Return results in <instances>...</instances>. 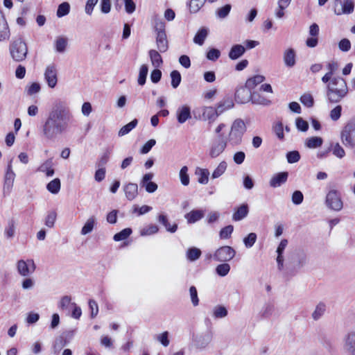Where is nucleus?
<instances>
[{"mask_svg": "<svg viewBox=\"0 0 355 355\" xmlns=\"http://www.w3.org/2000/svg\"><path fill=\"white\" fill-rule=\"evenodd\" d=\"M71 118L72 114L65 101H54L41 125L42 137L46 141H55L68 131Z\"/></svg>", "mask_w": 355, "mask_h": 355, "instance_id": "f257e3e1", "label": "nucleus"}, {"mask_svg": "<svg viewBox=\"0 0 355 355\" xmlns=\"http://www.w3.org/2000/svg\"><path fill=\"white\" fill-rule=\"evenodd\" d=\"M326 96L329 103H337L341 101L348 93L346 80L340 77H334L327 83Z\"/></svg>", "mask_w": 355, "mask_h": 355, "instance_id": "f03ea898", "label": "nucleus"}, {"mask_svg": "<svg viewBox=\"0 0 355 355\" xmlns=\"http://www.w3.org/2000/svg\"><path fill=\"white\" fill-rule=\"evenodd\" d=\"M307 254L302 249H295L289 252L285 264L286 275L288 277L295 275L306 265Z\"/></svg>", "mask_w": 355, "mask_h": 355, "instance_id": "7ed1b4c3", "label": "nucleus"}, {"mask_svg": "<svg viewBox=\"0 0 355 355\" xmlns=\"http://www.w3.org/2000/svg\"><path fill=\"white\" fill-rule=\"evenodd\" d=\"M11 58L15 62L24 61L28 55V46L21 37L14 38L9 46Z\"/></svg>", "mask_w": 355, "mask_h": 355, "instance_id": "20e7f679", "label": "nucleus"}, {"mask_svg": "<svg viewBox=\"0 0 355 355\" xmlns=\"http://www.w3.org/2000/svg\"><path fill=\"white\" fill-rule=\"evenodd\" d=\"M246 131V125L244 121L238 119H236L231 127L229 133V141L232 146L239 145L242 142V138Z\"/></svg>", "mask_w": 355, "mask_h": 355, "instance_id": "39448f33", "label": "nucleus"}, {"mask_svg": "<svg viewBox=\"0 0 355 355\" xmlns=\"http://www.w3.org/2000/svg\"><path fill=\"white\" fill-rule=\"evenodd\" d=\"M340 139L345 147H355V122L349 121L344 126L340 132Z\"/></svg>", "mask_w": 355, "mask_h": 355, "instance_id": "423d86ee", "label": "nucleus"}, {"mask_svg": "<svg viewBox=\"0 0 355 355\" xmlns=\"http://www.w3.org/2000/svg\"><path fill=\"white\" fill-rule=\"evenodd\" d=\"M157 49L163 53L167 51L168 43L165 32V23L163 21L157 22Z\"/></svg>", "mask_w": 355, "mask_h": 355, "instance_id": "0eeeda50", "label": "nucleus"}, {"mask_svg": "<svg viewBox=\"0 0 355 355\" xmlns=\"http://www.w3.org/2000/svg\"><path fill=\"white\" fill-rule=\"evenodd\" d=\"M16 265L18 273L23 277L32 275L36 269V265L32 259H28L26 261L24 259L19 260Z\"/></svg>", "mask_w": 355, "mask_h": 355, "instance_id": "6e6552de", "label": "nucleus"}, {"mask_svg": "<svg viewBox=\"0 0 355 355\" xmlns=\"http://www.w3.org/2000/svg\"><path fill=\"white\" fill-rule=\"evenodd\" d=\"M236 254V251L230 246L219 248L214 254V259L220 262H225L232 260Z\"/></svg>", "mask_w": 355, "mask_h": 355, "instance_id": "1a4fd4ad", "label": "nucleus"}, {"mask_svg": "<svg viewBox=\"0 0 355 355\" xmlns=\"http://www.w3.org/2000/svg\"><path fill=\"white\" fill-rule=\"evenodd\" d=\"M227 146V141L222 135L214 139L211 145L209 155L211 158H216L219 156L225 149Z\"/></svg>", "mask_w": 355, "mask_h": 355, "instance_id": "9d476101", "label": "nucleus"}, {"mask_svg": "<svg viewBox=\"0 0 355 355\" xmlns=\"http://www.w3.org/2000/svg\"><path fill=\"white\" fill-rule=\"evenodd\" d=\"M326 204L329 208L334 211L341 210L343 206L340 196L336 190H331L327 193Z\"/></svg>", "mask_w": 355, "mask_h": 355, "instance_id": "9b49d317", "label": "nucleus"}, {"mask_svg": "<svg viewBox=\"0 0 355 355\" xmlns=\"http://www.w3.org/2000/svg\"><path fill=\"white\" fill-rule=\"evenodd\" d=\"M44 79L50 88H54L58 83V69L55 63L49 64L44 71Z\"/></svg>", "mask_w": 355, "mask_h": 355, "instance_id": "f8f14e48", "label": "nucleus"}, {"mask_svg": "<svg viewBox=\"0 0 355 355\" xmlns=\"http://www.w3.org/2000/svg\"><path fill=\"white\" fill-rule=\"evenodd\" d=\"M343 349L347 355H355V330L349 331L343 337Z\"/></svg>", "mask_w": 355, "mask_h": 355, "instance_id": "ddd939ff", "label": "nucleus"}, {"mask_svg": "<svg viewBox=\"0 0 355 355\" xmlns=\"http://www.w3.org/2000/svg\"><path fill=\"white\" fill-rule=\"evenodd\" d=\"M252 97L251 89L245 86L240 87L235 92L234 98L236 103L243 104L250 101Z\"/></svg>", "mask_w": 355, "mask_h": 355, "instance_id": "4468645a", "label": "nucleus"}, {"mask_svg": "<svg viewBox=\"0 0 355 355\" xmlns=\"http://www.w3.org/2000/svg\"><path fill=\"white\" fill-rule=\"evenodd\" d=\"M10 31L8 24L3 12L0 10V42H4L9 40Z\"/></svg>", "mask_w": 355, "mask_h": 355, "instance_id": "2eb2a0df", "label": "nucleus"}, {"mask_svg": "<svg viewBox=\"0 0 355 355\" xmlns=\"http://www.w3.org/2000/svg\"><path fill=\"white\" fill-rule=\"evenodd\" d=\"M158 222L170 233H175L178 230V223L171 222L168 216L165 214H159L158 216Z\"/></svg>", "mask_w": 355, "mask_h": 355, "instance_id": "dca6fc26", "label": "nucleus"}, {"mask_svg": "<svg viewBox=\"0 0 355 355\" xmlns=\"http://www.w3.org/2000/svg\"><path fill=\"white\" fill-rule=\"evenodd\" d=\"M219 115L220 113L218 112L217 109L214 107H205L202 109V119L208 121L209 123L214 122Z\"/></svg>", "mask_w": 355, "mask_h": 355, "instance_id": "f3484780", "label": "nucleus"}, {"mask_svg": "<svg viewBox=\"0 0 355 355\" xmlns=\"http://www.w3.org/2000/svg\"><path fill=\"white\" fill-rule=\"evenodd\" d=\"M336 1H339L342 7L341 10L338 11L335 9L334 12L337 15L342 14L349 15L354 12V3L353 0H336Z\"/></svg>", "mask_w": 355, "mask_h": 355, "instance_id": "a211bd4d", "label": "nucleus"}, {"mask_svg": "<svg viewBox=\"0 0 355 355\" xmlns=\"http://www.w3.org/2000/svg\"><path fill=\"white\" fill-rule=\"evenodd\" d=\"M153 176V173H146L144 175L140 182V186L144 187L146 191L148 193H153L155 191V183L152 182Z\"/></svg>", "mask_w": 355, "mask_h": 355, "instance_id": "6ab92c4d", "label": "nucleus"}, {"mask_svg": "<svg viewBox=\"0 0 355 355\" xmlns=\"http://www.w3.org/2000/svg\"><path fill=\"white\" fill-rule=\"evenodd\" d=\"M288 172H280L274 175L270 180V186L273 188L280 187L288 179Z\"/></svg>", "mask_w": 355, "mask_h": 355, "instance_id": "aec40b11", "label": "nucleus"}, {"mask_svg": "<svg viewBox=\"0 0 355 355\" xmlns=\"http://www.w3.org/2000/svg\"><path fill=\"white\" fill-rule=\"evenodd\" d=\"M205 216V211L202 209H193L184 215V218L189 224L195 223Z\"/></svg>", "mask_w": 355, "mask_h": 355, "instance_id": "412c9836", "label": "nucleus"}, {"mask_svg": "<svg viewBox=\"0 0 355 355\" xmlns=\"http://www.w3.org/2000/svg\"><path fill=\"white\" fill-rule=\"evenodd\" d=\"M37 171L45 173L47 177H52L55 173L51 159H46L37 168Z\"/></svg>", "mask_w": 355, "mask_h": 355, "instance_id": "4be33fe9", "label": "nucleus"}, {"mask_svg": "<svg viewBox=\"0 0 355 355\" xmlns=\"http://www.w3.org/2000/svg\"><path fill=\"white\" fill-rule=\"evenodd\" d=\"M287 245H288L287 239H282L277 249V262L278 269L279 270H282L284 268V258H283L282 254H283L284 251L286 247L287 246Z\"/></svg>", "mask_w": 355, "mask_h": 355, "instance_id": "5701e85b", "label": "nucleus"}, {"mask_svg": "<svg viewBox=\"0 0 355 355\" xmlns=\"http://www.w3.org/2000/svg\"><path fill=\"white\" fill-rule=\"evenodd\" d=\"M283 59L284 64L288 67H293L296 63V54L293 49H288L284 53Z\"/></svg>", "mask_w": 355, "mask_h": 355, "instance_id": "b1692460", "label": "nucleus"}, {"mask_svg": "<svg viewBox=\"0 0 355 355\" xmlns=\"http://www.w3.org/2000/svg\"><path fill=\"white\" fill-rule=\"evenodd\" d=\"M191 117L190 107L184 105L179 107L177 110V119L180 123H184L187 119Z\"/></svg>", "mask_w": 355, "mask_h": 355, "instance_id": "393cba45", "label": "nucleus"}, {"mask_svg": "<svg viewBox=\"0 0 355 355\" xmlns=\"http://www.w3.org/2000/svg\"><path fill=\"white\" fill-rule=\"evenodd\" d=\"M249 213V207L247 204H242L239 206L232 216V219L234 221H239L245 218Z\"/></svg>", "mask_w": 355, "mask_h": 355, "instance_id": "a878e982", "label": "nucleus"}, {"mask_svg": "<svg viewBox=\"0 0 355 355\" xmlns=\"http://www.w3.org/2000/svg\"><path fill=\"white\" fill-rule=\"evenodd\" d=\"M15 173L12 171L11 161L8 163L4 178V187L10 189L14 183Z\"/></svg>", "mask_w": 355, "mask_h": 355, "instance_id": "bb28decb", "label": "nucleus"}, {"mask_svg": "<svg viewBox=\"0 0 355 355\" xmlns=\"http://www.w3.org/2000/svg\"><path fill=\"white\" fill-rule=\"evenodd\" d=\"M211 338L212 336L210 333H205L196 338L195 340V345L198 348H205L211 342Z\"/></svg>", "mask_w": 355, "mask_h": 355, "instance_id": "cd10ccee", "label": "nucleus"}, {"mask_svg": "<svg viewBox=\"0 0 355 355\" xmlns=\"http://www.w3.org/2000/svg\"><path fill=\"white\" fill-rule=\"evenodd\" d=\"M234 105V104L232 98L225 97L217 104L216 108L217 109L220 114H221L225 110L232 108Z\"/></svg>", "mask_w": 355, "mask_h": 355, "instance_id": "c85d7f7f", "label": "nucleus"}, {"mask_svg": "<svg viewBox=\"0 0 355 355\" xmlns=\"http://www.w3.org/2000/svg\"><path fill=\"white\" fill-rule=\"evenodd\" d=\"M245 52V49L241 44L233 45L229 52V58L231 60H236L241 57Z\"/></svg>", "mask_w": 355, "mask_h": 355, "instance_id": "c756f323", "label": "nucleus"}, {"mask_svg": "<svg viewBox=\"0 0 355 355\" xmlns=\"http://www.w3.org/2000/svg\"><path fill=\"white\" fill-rule=\"evenodd\" d=\"M124 192L126 198L129 200H132L135 198L138 193V186L135 183H129L124 187Z\"/></svg>", "mask_w": 355, "mask_h": 355, "instance_id": "7c9ffc66", "label": "nucleus"}, {"mask_svg": "<svg viewBox=\"0 0 355 355\" xmlns=\"http://www.w3.org/2000/svg\"><path fill=\"white\" fill-rule=\"evenodd\" d=\"M327 67L329 71L326 73L324 76L322 78V81L324 83H327L333 78L332 76L334 73V72L338 69V64L336 62L332 61L331 62H329Z\"/></svg>", "mask_w": 355, "mask_h": 355, "instance_id": "2f4dec72", "label": "nucleus"}, {"mask_svg": "<svg viewBox=\"0 0 355 355\" xmlns=\"http://www.w3.org/2000/svg\"><path fill=\"white\" fill-rule=\"evenodd\" d=\"M250 101L253 104L268 105L270 103V101L267 99L265 96L261 95L258 92H252V97Z\"/></svg>", "mask_w": 355, "mask_h": 355, "instance_id": "473e14b6", "label": "nucleus"}, {"mask_svg": "<svg viewBox=\"0 0 355 355\" xmlns=\"http://www.w3.org/2000/svg\"><path fill=\"white\" fill-rule=\"evenodd\" d=\"M16 223L14 219L8 220L4 229V235L7 239H12L15 234Z\"/></svg>", "mask_w": 355, "mask_h": 355, "instance_id": "72a5a7b5", "label": "nucleus"}, {"mask_svg": "<svg viewBox=\"0 0 355 355\" xmlns=\"http://www.w3.org/2000/svg\"><path fill=\"white\" fill-rule=\"evenodd\" d=\"M208 35V29L205 27H202L198 30V31L196 33V35L193 38V42L202 46L205 39L207 38Z\"/></svg>", "mask_w": 355, "mask_h": 355, "instance_id": "f704fd0d", "label": "nucleus"}, {"mask_svg": "<svg viewBox=\"0 0 355 355\" xmlns=\"http://www.w3.org/2000/svg\"><path fill=\"white\" fill-rule=\"evenodd\" d=\"M323 144V139L320 137H312L307 138L305 141V146L309 148H317Z\"/></svg>", "mask_w": 355, "mask_h": 355, "instance_id": "c9c22d12", "label": "nucleus"}, {"mask_svg": "<svg viewBox=\"0 0 355 355\" xmlns=\"http://www.w3.org/2000/svg\"><path fill=\"white\" fill-rule=\"evenodd\" d=\"M67 46V39L60 36L55 41V49L56 52L62 53L66 51Z\"/></svg>", "mask_w": 355, "mask_h": 355, "instance_id": "e433bc0d", "label": "nucleus"}, {"mask_svg": "<svg viewBox=\"0 0 355 355\" xmlns=\"http://www.w3.org/2000/svg\"><path fill=\"white\" fill-rule=\"evenodd\" d=\"M95 224H96L95 217L94 216L89 217L87 220L86 223H85V225H83V227L81 229V232H80L81 234L86 235V234L92 232L94 227Z\"/></svg>", "mask_w": 355, "mask_h": 355, "instance_id": "4c0bfd02", "label": "nucleus"}, {"mask_svg": "<svg viewBox=\"0 0 355 355\" xmlns=\"http://www.w3.org/2000/svg\"><path fill=\"white\" fill-rule=\"evenodd\" d=\"M265 80V77L261 75H256L247 80L245 85L246 87L250 89H254L257 85L261 83Z\"/></svg>", "mask_w": 355, "mask_h": 355, "instance_id": "58836bf2", "label": "nucleus"}, {"mask_svg": "<svg viewBox=\"0 0 355 355\" xmlns=\"http://www.w3.org/2000/svg\"><path fill=\"white\" fill-rule=\"evenodd\" d=\"M291 0H279L278 8L276 10L275 15L277 18H282L284 16V10L290 5Z\"/></svg>", "mask_w": 355, "mask_h": 355, "instance_id": "ea45409f", "label": "nucleus"}, {"mask_svg": "<svg viewBox=\"0 0 355 355\" xmlns=\"http://www.w3.org/2000/svg\"><path fill=\"white\" fill-rule=\"evenodd\" d=\"M60 180L59 178H55L49 182L46 185L47 190L53 194L58 193L60 190Z\"/></svg>", "mask_w": 355, "mask_h": 355, "instance_id": "a19ab883", "label": "nucleus"}, {"mask_svg": "<svg viewBox=\"0 0 355 355\" xmlns=\"http://www.w3.org/2000/svg\"><path fill=\"white\" fill-rule=\"evenodd\" d=\"M56 218L57 213L55 210L48 211L44 220L45 225L49 228L53 227Z\"/></svg>", "mask_w": 355, "mask_h": 355, "instance_id": "79ce46f5", "label": "nucleus"}, {"mask_svg": "<svg viewBox=\"0 0 355 355\" xmlns=\"http://www.w3.org/2000/svg\"><path fill=\"white\" fill-rule=\"evenodd\" d=\"M138 123L137 119H134L128 124L123 126L119 131V136L122 137L128 134L133 128H135Z\"/></svg>", "mask_w": 355, "mask_h": 355, "instance_id": "37998d69", "label": "nucleus"}, {"mask_svg": "<svg viewBox=\"0 0 355 355\" xmlns=\"http://www.w3.org/2000/svg\"><path fill=\"white\" fill-rule=\"evenodd\" d=\"M331 151L334 155L338 158H343L345 155V151L339 143L331 144L330 146Z\"/></svg>", "mask_w": 355, "mask_h": 355, "instance_id": "c03bdc74", "label": "nucleus"}, {"mask_svg": "<svg viewBox=\"0 0 355 355\" xmlns=\"http://www.w3.org/2000/svg\"><path fill=\"white\" fill-rule=\"evenodd\" d=\"M227 167V164L226 162L223 161L220 162L218 166L215 168L214 172L211 174L212 179H216L220 177L226 171Z\"/></svg>", "mask_w": 355, "mask_h": 355, "instance_id": "a18cd8bd", "label": "nucleus"}, {"mask_svg": "<svg viewBox=\"0 0 355 355\" xmlns=\"http://www.w3.org/2000/svg\"><path fill=\"white\" fill-rule=\"evenodd\" d=\"M326 311V305L323 302H320L315 307V311L312 313V318L314 320H319Z\"/></svg>", "mask_w": 355, "mask_h": 355, "instance_id": "49530a36", "label": "nucleus"}, {"mask_svg": "<svg viewBox=\"0 0 355 355\" xmlns=\"http://www.w3.org/2000/svg\"><path fill=\"white\" fill-rule=\"evenodd\" d=\"M148 72V67L147 64H142L139 69L137 83L139 85H144L146 83V77Z\"/></svg>", "mask_w": 355, "mask_h": 355, "instance_id": "de8ad7c7", "label": "nucleus"}, {"mask_svg": "<svg viewBox=\"0 0 355 355\" xmlns=\"http://www.w3.org/2000/svg\"><path fill=\"white\" fill-rule=\"evenodd\" d=\"M67 341L63 336L57 338L53 344V349L55 353H59L62 349L66 346Z\"/></svg>", "mask_w": 355, "mask_h": 355, "instance_id": "09e8293b", "label": "nucleus"}, {"mask_svg": "<svg viewBox=\"0 0 355 355\" xmlns=\"http://www.w3.org/2000/svg\"><path fill=\"white\" fill-rule=\"evenodd\" d=\"M207 0H191L189 3V10L191 13L198 12L204 6Z\"/></svg>", "mask_w": 355, "mask_h": 355, "instance_id": "8fccbe9b", "label": "nucleus"}, {"mask_svg": "<svg viewBox=\"0 0 355 355\" xmlns=\"http://www.w3.org/2000/svg\"><path fill=\"white\" fill-rule=\"evenodd\" d=\"M71 297L68 295L63 296L58 304V307L62 311H69V307H71Z\"/></svg>", "mask_w": 355, "mask_h": 355, "instance_id": "3c124183", "label": "nucleus"}, {"mask_svg": "<svg viewBox=\"0 0 355 355\" xmlns=\"http://www.w3.org/2000/svg\"><path fill=\"white\" fill-rule=\"evenodd\" d=\"M200 255V250L196 248H191L187 252V258L191 261L197 260L199 259Z\"/></svg>", "mask_w": 355, "mask_h": 355, "instance_id": "603ef678", "label": "nucleus"}, {"mask_svg": "<svg viewBox=\"0 0 355 355\" xmlns=\"http://www.w3.org/2000/svg\"><path fill=\"white\" fill-rule=\"evenodd\" d=\"M227 309L220 305H218L215 306L213 309V316L215 318H223L227 316Z\"/></svg>", "mask_w": 355, "mask_h": 355, "instance_id": "864d4df0", "label": "nucleus"}, {"mask_svg": "<svg viewBox=\"0 0 355 355\" xmlns=\"http://www.w3.org/2000/svg\"><path fill=\"white\" fill-rule=\"evenodd\" d=\"M231 8L232 6L230 4H226L224 6L219 8L216 12L217 17L219 19L226 18L230 14Z\"/></svg>", "mask_w": 355, "mask_h": 355, "instance_id": "5fc2aeb1", "label": "nucleus"}, {"mask_svg": "<svg viewBox=\"0 0 355 355\" xmlns=\"http://www.w3.org/2000/svg\"><path fill=\"white\" fill-rule=\"evenodd\" d=\"M70 11V5L67 2H63L59 5L57 10V16L58 17H64L69 14Z\"/></svg>", "mask_w": 355, "mask_h": 355, "instance_id": "6e6d98bb", "label": "nucleus"}, {"mask_svg": "<svg viewBox=\"0 0 355 355\" xmlns=\"http://www.w3.org/2000/svg\"><path fill=\"white\" fill-rule=\"evenodd\" d=\"M132 234V230L130 228H125L119 233H116L114 236V240L115 241H120L126 239Z\"/></svg>", "mask_w": 355, "mask_h": 355, "instance_id": "4d7b16f0", "label": "nucleus"}, {"mask_svg": "<svg viewBox=\"0 0 355 355\" xmlns=\"http://www.w3.org/2000/svg\"><path fill=\"white\" fill-rule=\"evenodd\" d=\"M257 236L255 233H250L243 239V243L247 248H252L257 241Z\"/></svg>", "mask_w": 355, "mask_h": 355, "instance_id": "13d9d810", "label": "nucleus"}, {"mask_svg": "<svg viewBox=\"0 0 355 355\" xmlns=\"http://www.w3.org/2000/svg\"><path fill=\"white\" fill-rule=\"evenodd\" d=\"M230 270V266L228 263H224L217 266L216 268V273L220 277L226 276Z\"/></svg>", "mask_w": 355, "mask_h": 355, "instance_id": "bf43d9fd", "label": "nucleus"}, {"mask_svg": "<svg viewBox=\"0 0 355 355\" xmlns=\"http://www.w3.org/2000/svg\"><path fill=\"white\" fill-rule=\"evenodd\" d=\"M199 170V178L198 182L202 184H206L209 181V171L207 168H198Z\"/></svg>", "mask_w": 355, "mask_h": 355, "instance_id": "052dcab7", "label": "nucleus"}, {"mask_svg": "<svg viewBox=\"0 0 355 355\" xmlns=\"http://www.w3.org/2000/svg\"><path fill=\"white\" fill-rule=\"evenodd\" d=\"M171 86L173 88H177L181 82L180 73L177 70H174L171 73Z\"/></svg>", "mask_w": 355, "mask_h": 355, "instance_id": "680f3d73", "label": "nucleus"}, {"mask_svg": "<svg viewBox=\"0 0 355 355\" xmlns=\"http://www.w3.org/2000/svg\"><path fill=\"white\" fill-rule=\"evenodd\" d=\"M286 159L289 164L296 163L300 159V153L297 150L290 151L286 154Z\"/></svg>", "mask_w": 355, "mask_h": 355, "instance_id": "e2e57ef3", "label": "nucleus"}, {"mask_svg": "<svg viewBox=\"0 0 355 355\" xmlns=\"http://www.w3.org/2000/svg\"><path fill=\"white\" fill-rule=\"evenodd\" d=\"M139 232L142 236L153 235L155 233V225L153 224L146 225L140 230Z\"/></svg>", "mask_w": 355, "mask_h": 355, "instance_id": "0e129e2a", "label": "nucleus"}, {"mask_svg": "<svg viewBox=\"0 0 355 355\" xmlns=\"http://www.w3.org/2000/svg\"><path fill=\"white\" fill-rule=\"evenodd\" d=\"M187 171L188 168L186 166H183L180 171V181L184 186H187L189 184V177Z\"/></svg>", "mask_w": 355, "mask_h": 355, "instance_id": "69168bd1", "label": "nucleus"}, {"mask_svg": "<svg viewBox=\"0 0 355 355\" xmlns=\"http://www.w3.org/2000/svg\"><path fill=\"white\" fill-rule=\"evenodd\" d=\"M111 154V151L107 149L101 155V157L98 160L96 164L98 167L104 168V166L107 163L110 155Z\"/></svg>", "mask_w": 355, "mask_h": 355, "instance_id": "338daca9", "label": "nucleus"}, {"mask_svg": "<svg viewBox=\"0 0 355 355\" xmlns=\"http://www.w3.org/2000/svg\"><path fill=\"white\" fill-rule=\"evenodd\" d=\"M274 306L271 304H266L260 312L261 316L264 318H269L273 313Z\"/></svg>", "mask_w": 355, "mask_h": 355, "instance_id": "774afa93", "label": "nucleus"}]
</instances>
